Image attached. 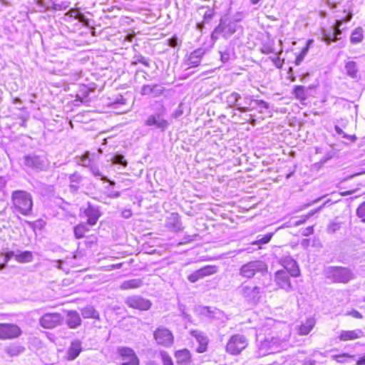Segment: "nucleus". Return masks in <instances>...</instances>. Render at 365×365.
Returning <instances> with one entry per match:
<instances>
[{
    "instance_id": "obj_23",
    "label": "nucleus",
    "mask_w": 365,
    "mask_h": 365,
    "mask_svg": "<svg viewBox=\"0 0 365 365\" xmlns=\"http://www.w3.org/2000/svg\"><path fill=\"white\" fill-rule=\"evenodd\" d=\"M82 350L81 343L78 340L73 341L68 350V359H75Z\"/></svg>"
},
{
    "instance_id": "obj_57",
    "label": "nucleus",
    "mask_w": 365,
    "mask_h": 365,
    "mask_svg": "<svg viewBox=\"0 0 365 365\" xmlns=\"http://www.w3.org/2000/svg\"><path fill=\"white\" fill-rule=\"evenodd\" d=\"M91 171L92 173V174L96 177H101V178H102V177H104L103 175H102V174L99 171V170L96 167L91 168Z\"/></svg>"
},
{
    "instance_id": "obj_52",
    "label": "nucleus",
    "mask_w": 365,
    "mask_h": 365,
    "mask_svg": "<svg viewBox=\"0 0 365 365\" xmlns=\"http://www.w3.org/2000/svg\"><path fill=\"white\" fill-rule=\"evenodd\" d=\"M274 48L269 46H263L261 52L264 54H269L274 53Z\"/></svg>"
},
{
    "instance_id": "obj_38",
    "label": "nucleus",
    "mask_w": 365,
    "mask_h": 365,
    "mask_svg": "<svg viewBox=\"0 0 365 365\" xmlns=\"http://www.w3.org/2000/svg\"><path fill=\"white\" fill-rule=\"evenodd\" d=\"M354 357V356L349 355L348 354H340V355H333V356H331V358L334 360H335L338 363H341V364L346 363V362H348V359H352Z\"/></svg>"
},
{
    "instance_id": "obj_12",
    "label": "nucleus",
    "mask_w": 365,
    "mask_h": 365,
    "mask_svg": "<svg viewBox=\"0 0 365 365\" xmlns=\"http://www.w3.org/2000/svg\"><path fill=\"white\" fill-rule=\"evenodd\" d=\"M218 268L215 265H207L190 274L187 279L190 282H195L200 279L217 272Z\"/></svg>"
},
{
    "instance_id": "obj_42",
    "label": "nucleus",
    "mask_w": 365,
    "mask_h": 365,
    "mask_svg": "<svg viewBox=\"0 0 365 365\" xmlns=\"http://www.w3.org/2000/svg\"><path fill=\"white\" fill-rule=\"evenodd\" d=\"M356 215L361 221L365 222V202L361 204L356 210Z\"/></svg>"
},
{
    "instance_id": "obj_63",
    "label": "nucleus",
    "mask_w": 365,
    "mask_h": 365,
    "mask_svg": "<svg viewBox=\"0 0 365 365\" xmlns=\"http://www.w3.org/2000/svg\"><path fill=\"white\" fill-rule=\"evenodd\" d=\"M314 232L313 227H308L306 228L305 231L303 232V235L304 236H309V235L312 234Z\"/></svg>"
},
{
    "instance_id": "obj_21",
    "label": "nucleus",
    "mask_w": 365,
    "mask_h": 365,
    "mask_svg": "<svg viewBox=\"0 0 365 365\" xmlns=\"http://www.w3.org/2000/svg\"><path fill=\"white\" fill-rule=\"evenodd\" d=\"M204 53L205 52L203 49H197L191 53L188 59L184 62V65L188 66L185 70H188L190 68L197 66L200 63L201 58Z\"/></svg>"
},
{
    "instance_id": "obj_33",
    "label": "nucleus",
    "mask_w": 365,
    "mask_h": 365,
    "mask_svg": "<svg viewBox=\"0 0 365 365\" xmlns=\"http://www.w3.org/2000/svg\"><path fill=\"white\" fill-rule=\"evenodd\" d=\"M238 27L235 22H227V20H225V38L230 37L235 34L237 31Z\"/></svg>"
},
{
    "instance_id": "obj_2",
    "label": "nucleus",
    "mask_w": 365,
    "mask_h": 365,
    "mask_svg": "<svg viewBox=\"0 0 365 365\" xmlns=\"http://www.w3.org/2000/svg\"><path fill=\"white\" fill-rule=\"evenodd\" d=\"M326 278L333 283H347L353 278L351 270L343 267H329L325 270Z\"/></svg>"
},
{
    "instance_id": "obj_11",
    "label": "nucleus",
    "mask_w": 365,
    "mask_h": 365,
    "mask_svg": "<svg viewBox=\"0 0 365 365\" xmlns=\"http://www.w3.org/2000/svg\"><path fill=\"white\" fill-rule=\"evenodd\" d=\"M154 338L158 344L164 346H169L173 342L172 333L164 327H159L155 331Z\"/></svg>"
},
{
    "instance_id": "obj_43",
    "label": "nucleus",
    "mask_w": 365,
    "mask_h": 365,
    "mask_svg": "<svg viewBox=\"0 0 365 365\" xmlns=\"http://www.w3.org/2000/svg\"><path fill=\"white\" fill-rule=\"evenodd\" d=\"M273 234L269 233L263 237H261L257 240L252 242V245H261L268 243L272 237Z\"/></svg>"
},
{
    "instance_id": "obj_53",
    "label": "nucleus",
    "mask_w": 365,
    "mask_h": 365,
    "mask_svg": "<svg viewBox=\"0 0 365 365\" xmlns=\"http://www.w3.org/2000/svg\"><path fill=\"white\" fill-rule=\"evenodd\" d=\"M183 354H184V365L187 364L188 362L190 363L191 361H190V351L187 349H184Z\"/></svg>"
},
{
    "instance_id": "obj_48",
    "label": "nucleus",
    "mask_w": 365,
    "mask_h": 365,
    "mask_svg": "<svg viewBox=\"0 0 365 365\" xmlns=\"http://www.w3.org/2000/svg\"><path fill=\"white\" fill-rule=\"evenodd\" d=\"M70 182L71 183H78L81 181L82 177L77 173L72 174L70 177Z\"/></svg>"
},
{
    "instance_id": "obj_4",
    "label": "nucleus",
    "mask_w": 365,
    "mask_h": 365,
    "mask_svg": "<svg viewBox=\"0 0 365 365\" xmlns=\"http://www.w3.org/2000/svg\"><path fill=\"white\" fill-rule=\"evenodd\" d=\"M239 293L248 304H257L261 298L262 289L252 283H243L239 288Z\"/></svg>"
},
{
    "instance_id": "obj_16",
    "label": "nucleus",
    "mask_w": 365,
    "mask_h": 365,
    "mask_svg": "<svg viewBox=\"0 0 365 365\" xmlns=\"http://www.w3.org/2000/svg\"><path fill=\"white\" fill-rule=\"evenodd\" d=\"M282 265L292 277H297L299 276L300 271L297 262L291 257H284L281 259Z\"/></svg>"
},
{
    "instance_id": "obj_64",
    "label": "nucleus",
    "mask_w": 365,
    "mask_h": 365,
    "mask_svg": "<svg viewBox=\"0 0 365 365\" xmlns=\"http://www.w3.org/2000/svg\"><path fill=\"white\" fill-rule=\"evenodd\" d=\"M169 45L172 47H175L178 45V38H172L169 40Z\"/></svg>"
},
{
    "instance_id": "obj_36",
    "label": "nucleus",
    "mask_w": 365,
    "mask_h": 365,
    "mask_svg": "<svg viewBox=\"0 0 365 365\" xmlns=\"http://www.w3.org/2000/svg\"><path fill=\"white\" fill-rule=\"evenodd\" d=\"M241 99V96L237 92H232L227 97V102L230 106L234 105L237 106L239 100Z\"/></svg>"
},
{
    "instance_id": "obj_1",
    "label": "nucleus",
    "mask_w": 365,
    "mask_h": 365,
    "mask_svg": "<svg viewBox=\"0 0 365 365\" xmlns=\"http://www.w3.org/2000/svg\"><path fill=\"white\" fill-rule=\"evenodd\" d=\"M11 198L13 205L19 212L25 216L31 213L33 200L30 193L24 190H15L12 192Z\"/></svg>"
},
{
    "instance_id": "obj_35",
    "label": "nucleus",
    "mask_w": 365,
    "mask_h": 365,
    "mask_svg": "<svg viewBox=\"0 0 365 365\" xmlns=\"http://www.w3.org/2000/svg\"><path fill=\"white\" fill-rule=\"evenodd\" d=\"M36 4V9L38 12H44L51 6V2L48 0H34Z\"/></svg>"
},
{
    "instance_id": "obj_24",
    "label": "nucleus",
    "mask_w": 365,
    "mask_h": 365,
    "mask_svg": "<svg viewBox=\"0 0 365 365\" xmlns=\"http://www.w3.org/2000/svg\"><path fill=\"white\" fill-rule=\"evenodd\" d=\"M143 285V281L140 279H132L130 280L124 281L120 286L122 290L136 289Z\"/></svg>"
},
{
    "instance_id": "obj_39",
    "label": "nucleus",
    "mask_w": 365,
    "mask_h": 365,
    "mask_svg": "<svg viewBox=\"0 0 365 365\" xmlns=\"http://www.w3.org/2000/svg\"><path fill=\"white\" fill-rule=\"evenodd\" d=\"M68 4H69V3L66 1H61L59 4L53 2V3H51L50 8L55 11H61V10L66 9L68 7Z\"/></svg>"
},
{
    "instance_id": "obj_17",
    "label": "nucleus",
    "mask_w": 365,
    "mask_h": 365,
    "mask_svg": "<svg viewBox=\"0 0 365 365\" xmlns=\"http://www.w3.org/2000/svg\"><path fill=\"white\" fill-rule=\"evenodd\" d=\"M364 336V333L361 329L354 330H341L339 332L338 339L340 341H347L355 340Z\"/></svg>"
},
{
    "instance_id": "obj_54",
    "label": "nucleus",
    "mask_w": 365,
    "mask_h": 365,
    "mask_svg": "<svg viewBox=\"0 0 365 365\" xmlns=\"http://www.w3.org/2000/svg\"><path fill=\"white\" fill-rule=\"evenodd\" d=\"M16 253L13 251H9L6 252L4 255V261L5 262H8L12 257L15 258Z\"/></svg>"
},
{
    "instance_id": "obj_40",
    "label": "nucleus",
    "mask_w": 365,
    "mask_h": 365,
    "mask_svg": "<svg viewBox=\"0 0 365 365\" xmlns=\"http://www.w3.org/2000/svg\"><path fill=\"white\" fill-rule=\"evenodd\" d=\"M111 161L114 164L121 165L123 167H126L128 165L127 161L124 159V156L120 154H117L112 157Z\"/></svg>"
},
{
    "instance_id": "obj_47",
    "label": "nucleus",
    "mask_w": 365,
    "mask_h": 365,
    "mask_svg": "<svg viewBox=\"0 0 365 365\" xmlns=\"http://www.w3.org/2000/svg\"><path fill=\"white\" fill-rule=\"evenodd\" d=\"M138 63H140L145 66L146 67H149L150 64L147 59L143 56H138L135 57V61L133 62V64L135 65Z\"/></svg>"
},
{
    "instance_id": "obj_29",
    "label": "nucleus",
    "mask_w": 365,
    "mask_h": 365,
    "mask_svg": "<svg viewBox=\"0 0 365 365\" xmlns=\"http://www.w3.org/2000/svg\"><path fill=\"white\" fill-rule=\"evenodd\" d=\"M15 259L19 263H27L33 260V255L30 251H24L16 253Z\"/></svg>"
},
{
    "instance_id": "obj_50",
    "label": "nucleus",
    "mask_w": 365,
    "mask_h": 365,
    "mask_svg": "<svg viewBox=\"0 0 365 365\" xmlns=\"http://www.w3.org/2000/svg\"><path fill=\"white\" fill-rule=\"evenodd\" d=\"M346 314L349 315V316H351L356 319H361L363 317L362 314L360 312H359L357 310H355V309H352L351 311L348 312Z\"/></svg>"
},
{
    "instance_id": "obj_27",
    "label": "nucleus",
    "mask_w": 365,
    "mask_h": 365,
    "mask_svg": "<svg viewBox=\"0 0 365 365\" xmlns=\"http://www.w3.org/2000/svg\"><path fill=\"white\" fill-rule=\"evenodd\" d=\"M352 18L351 13H349L345 18L342 19L336 20L333 29V36L334 37H337V36L340 35L341 34V30L340 29V27L343 24L344 22H349L351 21Z\"/></svg>"
},
{
    "instance_id": "obj_34",
    "label": "nucleus",
    "mask_w": 365,
    "mask_h": 365,
    "mask_svg": "<svg viewBox=\"0 0 365 365\" xmlns=\"http://www.w3.org/2000/svg\"><path fill=\"white\" fill-rule=\"evenodd\" d=\"M89 229L85 224L78 225L74 227V235L78 239L83 238L86 232H88Z\"/></svg>"
},
{
    "instance_id": "obj_30",
    "label": "nucleus",
    "mask_w": 365,
    "mask_h": 365,
    "mask_svg": "<svg viewBox=\"0 0 365 365\" xmlns=\"http://www.w3.org/2000/svg\"><path fill=\"white\" fill-rule=\"evenodd\" d=\"M81 315L85 319H98V312L91 306H88L81 310Z\"/></svg>"
},
{
    "instance_id": "obj_61",
    "label": "nucleus",
    "mask_w": 365,
    "mask_h": 365,
    "mask_svg": "<svg viewBox=\"0 0 365 365\" xmlns=\"http://www.w3.org/2000/svg\"><path fill=\"white\" fill-rule=\"evenodd\" d=\"M221 54V60L222 62H227L230 58V54L227 52H220Z\"/></svg>"
},
{
    "instance_id": "obj_8",
    "label": "nucleus",
    "mask_w": 365,
    "mask_h": 365,
    "mask_svg": "<svg viewBox=\"0 0 365 365\" xmlns=\"http://www.w3.org/2000/svg\"><path fill=\"white\" fill-rule=\"evenodd\" d=\"M247 346L246 337L241 334H235L231 336L226 346V350L231 354H240Z\"/></svg>"
},
{
    "instance_id": "obj_51",
    "label": "nucleus",
    "mask_w": 365,
    "mask_h": 365,
    "mask_svg": "<svg viewBox=\"0 0 365 365\" xmlns=\"http://www.w3.org/2000/svg\"><path fill=\"white\" fill-rule=\"evenodd\" d=\"M254 102L264 109L269 108V104L263 100H255Z\"/></svg>"
},
{
    "instance_id": "obj_5",
    "label": "nucleus",
    "mask_w": 365,
    "mask_h": 365,
    "mask_svg": "<svg viewBox=\"0 0 365 365\" xmlns=\"http://www.w3.org/2000/svg\"><path fill=\"white\" fill-rule=\"evenodd\" d=\"M283 341L278 337H267L258 346V354L263 356L281 351Z\"/></svg>"
},
{
    "instance_id": "obj_20",
    "label": "nucleus",
    "mask_w": 365,
    "mask_h": 365,
    "mask_svg": "<svg viewBox=\"0 0 365 365\" xmlns=\"http://www.w3.org/2000/svg\"><path fill=\"white\" fill-rule=\"evenodd\" d=\"M84 214L88 217L87 222L90 225H96L101 216V212L98 209L90 204H88V207L85 209Z\"/></svg>"
},
{
    "instance_id": "obj_32",
    "label": "nucleus",
    "mask_w": 365,
    "mask_h": 365,
    "mask_svg": "<svg viewBox=\"0 0 365 365\" xmlns=\"http://www.w3.org/2000/svg\"><path fill=\"white\" fill-rule=\"evenodd\" d=\"M363 40V31L361 28H356L352 32L350 41L354 44L360 43Z\"/></svg>"
},
{
    "instance_id": "obj_56",
    "label": "nucleus",
    "mask_w": 365,
    "mask_h": 365,
    "mask_svg": "<svg viewBox=\"0 0 365 365\" xmlns=\"http://www.w3.org/2000/svg\"><path fill=\"white\" fill-rule=\"evenodd\" d=\"M236 110H239L241 113H245V112L252 110V109L249 106H242L239 103L237 106Z\"/></svg>"
},
{
    "instance_id": "obj_28",
    "label": "nucleus",
    "mask_w": 365,
    "mask_h": 365,
    "mask_svg": "<svg viewBox=\"0 0 365 365\" xmlns=\"http://www.w3.org/2000/svg\"><path fill=\"white\" fill-rule=\"evenodd\" d=\"M222 35L225 38V19H221L218 26L215 29L211 34V38L216 40Z\"/></svg>"
},
{
    "instance_id": "obj_49",
    "label": "nucleus",
    "mask_w": 365,
    "mask_h": 365,
    "mask_svg": "<svg viewBox=\"0 0 365 365\" xmlns=\"http://www.w3.org/2000/svg\"><path fill=\"white\" fill-rule=\"evenodd\" d=\"M273 64L277 68H281L283 65V61L279 57L270 58Z\"/></svg>"
},
{
    "instance_id": "obj_31",
    "label": "nucleus",
    "mask_w": 365,
    "mask_h": 365,
    "mask_svg": "<svg viewBox=\"0 0 365 365\" xmlns=\"http://www.w3.org/2000/svg\"><path fill=\"white\" fill-rule=\"evenodd\" d=\"M345 71L349 77L352 78L357 77L358 68L356 62L352 61L346 62L345 64Z\"/></svg>"
},
{
    "instance_id": "obj_59",
    "label": "nucleus",
    "mask_w": 365,
    "mask_h": 365,
    "mask_svg": "<svg viewBox=\"0 0 365 365\" xmlns=\"http://www.w3.org/2000/svg\"><path fill=\"white\" fill-rule=\"evenodd\" d=\"M121 215H122L123 217H124L125 219H128V218L131 217L132 212H131V210L130 209H125V210L122 211Z\"/></svg>"
},
{
    "instance_id": "obj_44",
    "label": "nucleus",
    "mask_w": 365,
    "mask_h": 365,
    "mask_svg": "<svg viewBox=\"0 0 365 365\" xmlns=\"http://www.w3.org/2000/svg\"><path fill=\"white\" fill-rule=\"evenodd\" d=\"M24 348L21 346L7 347L6 351L10 356H15L23 352Z\"/></svg>"
},
{
    "instance_id": "obj_19",
    "label": "nucleus",
    "mask_w": 365,
    "mask_h": 365,
    "mask_svg": "<svg viewBox=\"0 0 365 365\" xmlns=\"http://www.w3.org/2000/svg\"><path fill=\"white\" fill-rule=\"evenodd\" d=\"M145 124L148 126H154L155 128L163 130L166 128L168 122L160 115H152L148 118Z\"/></svg>"
},
{
    "instance_id": "obj_60",
    "label": "nucleus",
    "mask_w": 365,
    "mask_h": 365,
    "mask_svg": "<svg viewBox=\"0 0 365 365\" xmlns=\"http://www.w3.org/2000/svg\"><path fill=\"white\" fill-rule=\"evenodd\" d=\"M254 101L255 100H253L252 98V97L250 96H245L244 98V103H245V104L247 105L249 107L251 106L252 103L254 102Z\"/></svg>"
},
{
    "instance_id": "obj_9",
    "label": "nucleus",
    "mask_w": 365,
    "mask_h": 365,
    "mask_svg": "<svg viewBox=\"0 0 365 365\" xmlns=\"http://www.w3.org/2000/svg\"><path fill=\"white\" fill-rule=\"evenodd\" d=\"M21 328L14 324H0V339H12L19 337L21 334Z\"/></svg>"
},
{
    "instance_id": "obj_6",
    "label": "nucleus",
    "mask_w": 365,
    "mask_h": 365,
    "mask_svg": "<svg viewBox=\"0 0 365 365\" xmlns=\"http://www.w3.org/2000/svg\"><path fill=\"white\" fill-rule=\"evenodd\" d=\"M64 317L58 312H48L39 318V324L46 329H53L63 324Z\"/></svg>"
},
{
    "instance_id": "obj_37",
    "label": "nucleus",
    "mask_w": 365,
    "mask_h": 365,
    "mask_svg": "<svg viewBox=\"0 0 365 365\" xmlns=\"http://www.w3.org/2000/svg\"><path fill=\"white\" fill-rule=\"evenodd\" d=\"M294 94L295 95L296 98L298 99H305L306 94H305V87L303 86H296L294 89Z\"/></svg>"
},
{
    "instance_id": "obj_41",
    "label": "nucleus",
    "mask_w": 365,
    "mask_h": 365,
    "mask_svg": "<svg viewBox=\"0 0 365 365\" xmlns=\"http://www.w3.org/2000/svg\"><path fill=\"white\" fill-rule=\"evenodd\" d=\"M338 40L337 37H334L333 34L330 32L327 33L324 31H323L322 35V41H324L327 44H330L331 42H335Z\"/></svg>"
},
{
    "instance_id": "obj_46",
    "label": "nucleus",
    "mask_w": 365,
    "mask_h": 365,
    "mask_svg": "<svg viewBox=\"0 0 365 365\" xmlns=\"http://www.w3.org/2000/svg\"><path fill=\"white\" fill-rule=\"evenodd\" d=\"M339 228H340V224L339 223L335 222H331L328 225L327 232L329 233L332 234V233H334L338 230H339Z\"/></svg>"
},
{
    "instance_id": "obj_14",
    "label": "nucleus",
    "mask_w": 365,
    "mask_h": 365,
    "mask_svg": "<svg viewBox=\"0 0 365 365\" xmlns=\"http://www.w3.org/2000/svg\"><path fill=\"white\" fill-rule=\"evenodd\" d=\"M122 357L123 365H139V360L134 351L127 347L120 348L118 350Z\"/></svg>"
},
{
    "instance_id": "obj_22",
    "label": "nucleus",
    "mask_w": 365,
    "mask_h": 365,
    "mask_svg": "<svg viewBox=\"0 0 365 365\" xmlns=\"http://www.w3.org/2000/svg\"><path fill=\"white\" fill-rule=\"evenodd\" d=\"M66 324L70 329H76L81 324V319L77 311L71 310L67 313Z\"/></svg>"
},
{
    "instance_id": "obj_10",
    "label": "nucleus",
    "mask_w": 365,
    "mask_h": 365,
    "mask_svg": "<svg viewBox=\"0 0 365 365\" xmlns=\"http://www.w3.org/2000/svg\"><path fill=\"white\" fill-rule=\"evenodd\" d=\"M125 302L129 307L141 311L148 310L152 305L150 300L138 295L128 297Z\"/></svg>"
},
{
    "instance_id": "obj_15",
    "label": "nucleus",
    "mask_w": 365,
    "mask_h": 365,
    "mask_svg": "<svg viewBox=\"0 0 365 365\" xmlns=\"http://www.w3.org/2000/svg\"><path fill=\"white\" fill-rule=\"evenodd\" d=\"M275 282L279 288L286 292H290L292 289L290 279L287 273L284 270H279L275 273Z\"/></svg>"
},
{
    "instance_id": "obj_55",
    "label": "nucleus",
    "mask_w": 365,
    "mask_h": 365,
    "mask_svg": "<svg viewBox=\"0 0 365 365\" xmlns=\"http://www.w3.org/2000/svg\"><path fill=\"white\" fill-rule=\"evenodd\" d=\"M329 200H327L322 205H321L320 207H319L318 208L315 209V210H311L309 213H308V217H311L312 215H314L315 213H317V212H319V210H321L324 206L325 205H327L328 202H329Z\"/></svg>"
},
{
    "instance_id": "obj_13",
    "label": "nucleus",
    "mask_w": 365,
    "mask_h": 365,
    "mask_svg": "<svg viewBox=\"0 0 365 365\" xmlns=\"http://www.w3.org/2000/svg\"><path fill=\"white\" fill-rule=\"evenodd\" d=\"M189 334L192 336L199 344L196 350L198 353H203L207 350L209 339L205 336L204 332L197 329H190Z\"/></svg>"
},
{
    "instance_id": "obj_7",
    "label": "nucleus",
    "mask_w": 365,
    "mask_h": 365,
    "mask_svg": "<svg viewBox=\"0 0 365 365\" xmlns=\"http://www.w3.org/2000/svg\"><path fill=\"white\" fill-rule=\"evenodd\" d=\"M23 163L25 166L36 171L45 170L48 166L46 158L37 155H25L23 158Z\"/></svg>"
},
{
    "instance_id": "obj_62",
    "label": "nucleus",
    "mask_w": 365,
    "mask_h": 365,
    "mask_svg": "<svg viewBox=\"0 0 365 365\" xmlns=\"http://www.w3.org/2000/svg\"><path fill=\"white\" fill-rule=\"evenodd\" d=\"M120 196V192H119V191L112 192L108 195V197L113 198V199L118 198Z\"/></svg>"
},
{
    "instance_id": "obj_25",
    "label": "nucleus",
    "mask_w": 365,
    "mask_h": 365,
    "mask_svg": "<svg viewBox=\"0 0 365 365\" xmlns=\"http://www.w3.org/2000/svg\"><path fill=\"white\" fill-rule=\"evenodd\" d=\"M66 15L74 18L85 26H88L89 24L88 19L83 14L79 12L78 9H71Z\"/></svg>"
},
{
    "instance_id": "obj_3",
    "label": "nucleus",
    "mask_w": 365,
    "mask_h": 365,
    "mask_svg": "<svg viewBox=\"0 0 365 365\" xmlns=\"http://www.w3.org/2000/svg\"><path fill=\"white\" fill-rule=\"evenodd\" d=\"M264 274L267 273V265L263 261H250L242 265L239 269V275L242 278L252 279L256 274Z\"/></svg>"
},
{
    "instance_id": "obj_18",
    "label": "nucleus",
    "mask_w": 365,
    "mask_h": 365,
    "mask_svg": "<svg viewBox=\"0 0 365 365\" xmlns=\"http://www.w3.org/2000/svg\"><path fill=\"white\" fill-rule=\"evenodd\" d=\"M164 88L159 84L144 85L141 88L140 93L143 96H149L153 98L158 97L163 94Z\"/></svg>"
},
{
    "instance_id": "obj_45",
    "label": "nucleus",
    "mask_w": 365,
    "mask_h": 365,
    "mask_svg": "<svg viewBox=\"0 0 365 365\" xmlns=\"http://www.w3.org/2000/svg\"><path fill=\"white\" fill-rule=\"evenodd\" d=\"M160 356L164 365H173L170 356L165 351H161Z\"/></svg>"
},
{
    "instance_id": "obj_26",
    "label": "nucleus",
    "mask_w": 365,
    "mask_h": 365,
    "mask_svg": "<svg viewBox=\"0 0 365 365\" xmlns=\"http://www.w3.org/2000/svg\"><path fill=\"white\" fill-rule=\"evenodd\" d=\"M314 325H315V321L313 318L307 319V321L305 322V323L302 324L299 327V331H298L299 334V335L308 334L312 331V329H313Z\"/></svg>"
},
{
    "instance_id": "obj_58",
    "label": "nucleus",
    "mask_w": 365,
    "mask_h": 365,
    "mask_svg": "<svg viewBox=\"0 0 365 365\" xmlns=\"http://www.w3.org/2000/svg\"><path fill=\"white\" fill-rule=\"evenodd\" d=\"M122 265H123V263H118V264H110V265L107 266L106 270L110 271V270H113V269H118L121 268Z\"/></svg>"
}]
</instances>
